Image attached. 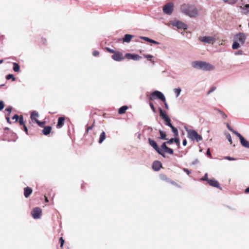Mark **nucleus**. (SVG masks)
<instances>
[{
	"label": "nucleus",
	"mask_w": 249,
	"mask_h": 249,
	"mask_svg": "<svg viewBox=\"0 0 249 249\" xmlns=\"http://www.w3.org/2000/svg\"><path fill=\"white\" fill-rule=\"evenodd\" d=\"M192 67L196 69L204 71H211L214 70V67L211 64L202 61H194L191 63Z\"/></svg>",
	"instance_id": "obj_1"
},
{
	"label": "nucleus",
	"mask_w": 249,
	"mask_h": 249,
	"mask_svg": "<svg viewBox=\"0 0 249 249\" xmlns=\"http://www.w3.org/2000/svg\"><path fill=\"white\" fill-rule=\"evenodd\" d=\"M180 10L182 13L190 18H194L197 16L198 12L194 5L189 4H183L181 5Z\"/></svg>",
	"instance_id": "obj_2"
},
{
	"label": "nucleus",
	"mask_w": 249,
	"mask_h": 249,
	"mask_svg": "<svg viewBox=\"0 0 249 249\" xmlns=\"http://www.w3.org/2000/svg\"><path fill=\"white\" fill-rule=\"evenodd\" d=\"M233 39L234 41L232 45V48L233 50H236L240 47V44L241 45H244L247 39V36L243 33H239L234 36Z\"/></svg>",
	"instance_id": "obj_3"
},
{
	"label": "nucleus",
	"mask_w": 249,
	"mask_h": 249,
	"mask_svg": "<svg viewBox=\"0 0 249 249\" xmlns=\"http://www.w3.org/2000/svg\"><path fill=\"white\" fill-rule=\"evenodd\" d=\"M186 130L187 132L188 137L192 141L196 140L197 142H198L202 140V136L199 135L196 130L186 128Z\"/></svg>",
	"instance_id": "obj_4"
},
{
	"label": "nucleus",
	"mask_w": 249,
	"mask_h": 249,
	"mask_svg": "<svg viewBox=\"0 0 249 249\" xmlns=\"http://www.w3.org/2000/svg\"><path fill=\"white\" fill-rule=\"evenodd\" d=\"M155 97L157 98L163 102H165V97L164 94L160 91L158 90H155L152 92L150 96V100H153L155 99Z\"/></svg>",
	"instance_id": "obj_5"
},
{
	"label": "nucleus",
	"mask_w": 249,
	"mask_h": 249,
	"mask_svg": "<svg viewBox=\"0 0 249 249\" xmlns=\"http://www.w3.org/2000/svg\"><path fill=\"white\" fill-rule=\"evenodd\" d=\"M174 10V4L172 2L166 3L163 7V12L168 15H171Z\"/></svg>",
	"instance_id": "obj_6"
},
{
	"label": "nucleus",
	"mask_w": 249,
	"mask_h": 249,
	"mask_svg": "<svg viewBox=\"0 0 249 249\" xmlns=\"http://www.w3.org/2000/svg\"><path fill=\"white\" fill-rule=\"evenodd\" d=\"M199 40L205 43L213 44L215 41V38L212 36H200Z\"/></svg>",
	"instance_id": "obj_7"
},
{
	"label": "nucleus",
	"mask_w": 249,
	"mask_h": 249,
	"mask_svg": "<svg viewBox=\"0 0 249 249\" xmlns=\"http://www.w3.org/2000/svg\"><path fill=\"white\" fill-rule=\"evenodd\" d=\"M170 23L173 26L177 27L178 29H182L184 30L187 29V25L180 21L176 20L171 21Z\"/></svg>",
	"instance_id": "obj_8"
},
{
	"label": "nucleus",
	"mask_w": 249,
	"mask_h": 249,
	"mask_svg": "<svg viewBox=\"0 0 249 249\" xmlns=\"http://www.w3.org/2000/svg\"><path fill=\"white\" fill-rule=\"evenodd\" d=\"M31 214L34 219H39L42 214L41 209L39 207H36L32 210Z\"/></svg>",
	"instance_id": "obj_9"
},
{
	"label": "nucleus",
	"mask_w": 249,
	"mask_h": 249,
	"mask_svg": "<svg viewBox=\"0 0 249 249\" xmlns=\"http://www.w3.org/2000/svg\"><path fill=\"white\" fill-rule=\"evenodd\" d=\"M111 57L114 60L116 61H121L124 59L123 54L119 52L114 53Z\"/></svg>",
	"instance_id": "obj_10"
},
{
	"label": "nucleus",
	"mask_w": 249,
	"mask_h": 249,
	"mask_svg": "<svg viewBox=\"0 0 249 249\" xmlns=\"http://www.w3.org/2000/svg\"><path fill=\"white\" fill-rule=\"evenodd\" d=\"M125 56L126 58L128 59H132L133 60H138L141 58V57L139 56L138 54L129 53H126Z\"/></svg>",
	"instance_id": "obj_11"
},
{
	"label": "nucleus",
	"mask_w": 249,
	"mask_h": 249,
	"mask_svg": "<svg viewBox=\"0 0 249 249\" xmlns=\"http://www.w3.org/2000/svg\"><path fill=\"white\" fill-rule=\"evenodd\" d=\"M208 183L212 186H213L218 189H221L218 182L214 179H210L209 180Z\"/></svg>",
	"instance_id": "obj_12"
},
{
	"label": "nucleus",
	"mask_w": 249,
	"mask_h": 249,
	"mask_svg": "<svg viewBox=\"0 0 249 249\" xmlns=\"http://www.w3.org/2000/svg\"><path fill=\"white\" fill-rule=\"evenodd\" d=\"M162 167V164L160 161H155L152 165V168L156 171H159Z\"/></svg>",
	"instance_id": "obj_13"
},
{
	"label": "nucleus",
	"mask_w": 249,
	"mask_h": 249,
	"mask_svg": "<svg viewBox=\"0 0 249 249\" xmlns=\"http://www.w3.org/2000/svg\"><path fill=\"white\" fill-rule=\"evenodd\" d=\"M148 142L150 145L152 146L156 151H157V150L160 149L156 142L151 138L148 139Z\"/></svg>",
	"instance_id": "obj_14"
},
{
	"label": "nucleus",
	"mask_w": 249,
	"mask_h": 249,
	"mask_svg": "<svg viewBox=\"0 0 249 249\" xmlns=\"http://www.w3.org/2000/svg\"><path fill=\"white\" fill-rule=\"evenodd\" d=\"M33 192L32 189L30 187H25L24 189V195L26 198H28Z\"/></svg>",
	"instance_id": "obj_15"
},
{
	"label": "nucleus",
	"mask_w": 249,
	"mask_h": 249,
	"mask_svg": "<svg viewBox=\"0 0 249 249\" xmlns=\"http://www.w3.org/2000/svg\"><path fill=\"white\" fill-rule=\"evenodd\" d=\"M65 118L63 117H60L58 119L57 124L56 125V127L57 128H61L64 124Z\"/></svg>",
	"instance_id": "obj_16"
},
{
	"label": "nucleus",
	"mask_w": 249,
	"mask_h": 249,
	"mask_svg": "<svg viewBox=\"0 0 249 249\" xmlns=\"http://www.w3.org/2000/svg\"><path fill=\"white\" fill-rule=\"evenodd\" d=\"M133 37L134 36L133 35L126 34L124 35V37L123 38V42L129 43Z\"/></svg>",
	"instance_id": "obj_17"
},
{
	"label": "nucleus",
	"mask_w": 249,
	"mask_h": 249,
	"mask_svg": "<svg viewBox=\"0 0 249 249\" xmlns=\"http://www.w3.org/2000/svg\"><path fill=\"white\" fill-rule=\"evenodd\" d=\"M240 141L243 146L249 148V142L246 140L244 137L241 139Z\"/></svg>",
	"instance_id": "obj_18"
},
{
	"label": "nucleus",
	"mask_w": 249,
	"mask_h": 249,
	"mask_svg": "<svg viewBox=\"0 0 249 249\" xmlns=\"http://www.w3.org/2000/svg\"><path fill=\"white\" fill-rule=\"evenodd\" d=\"M141 38H142V39L147 41V42H150V43H152L153 44H159V42L156 41H155L154 40H152L147 37H145V36H141L140 37Z\"/></svg>",
	"instance_id": "obj_19"
},
{
	"label": "nucleus",
	"mask_w": 249,
	"mask_h": 249,
	"mask_svg": "<svg viewBox=\"0 0 249 249\" xmlns=\"http://www.w3.org/2000/svg\"><path fill=\"white\" fill-rule=\"evenodd\" d=\"M52 127L50 126H47L44 128L42 130L43 134L45 135L49 134L51 132Z\"/></svg>",
	"instance_id": "obj_20"
},
{
	"label": "nucleus",
	"mask_w": 249,
	"mask_h": 249,
	"mask_svg": "<svg viewBox=\"0 0 249 249\" xmlns=\"http://www.w3.org/2000/svg\"><path fill=\"white\" fill-rule=\"evenodd\" d=\"M159 110L160 114V116L162 119H164L168 117L166 112L165 111H163L160 107L159 108Z\"/></svg>",
	"instance_id": "obj_21"
},
{
	"label": "nucleus",
	"mask_w": 249,
	"mask_h": 249,
	"mask_svg": "<svg viewBox=\"0 0 249 249\" xmlns=\"http://www.w3.org/2000/svg\"><path fill=\"white\" fill-rule=\"evenodd\" d=\"M106 133L104 131H103L100 135L99 140L98 142L101 143L106 139Z\"/></svg>",
	"instance_id": "obj_22"
},
{
	"label": "nucleus",
	"mask_w": 249,
	"mask_h": 249,
	"mask_svg": "<svg viewBox=\"0 0 249 249\" xmlns=\"http://www.w3.org/2000/svg\"><path fill=\"white\" fill-rule=\"evenodd\" d=\"M128 109V107L126 106H124L121 107L118 110V113L120 114H124L126 110Z\"/></svg>",
	"instance_id": "obj_23"
},
{
	"label": "nucleus",
	"mask_w": 249,
	"mask_h": 249,
	"mask_svg": "<svg viewBox=\"0 0 249 249\" xmlns=\"http://www.w3.org/2000/svg\"><path fill=\"white\" fill-rule=\"evenodd\" d=\"M39 114L36 111H33L31 114V118L32 120H35V119H37L36 118L38 117Z\"/></svg>",
	"instance_id": "obj_24"
},
{
	"label": "nucleus",
	"mask_w": 249,
	"mask_h": 249,
	"mask_svg": "<svg viewBox=\"0 0 249 249\" xmlns=\"http://www.w3.org/2000/svg\"><path fill=\"white\" fill-rule=\"evenodd\" d=\"M173 90H174V93L176 94V98H178L181 93V88H175Z\"/></svg>",
	"instance_id": "obj_25"
},
{
	"label": "nucleus",
	"mask_w": 249,
	"mask_h": 249,
	"mask_svg": "<svg viewBox=\"0 0 249 249\" xmlns=\"http://www.w3.org/2000/svg\"><path fill=\"white\" fill-rule=\"evenodd\" d=\"M13 70L15 72H19L20 71V67L19 65L17 63H13Z\"/></svg>",
	"instance_id": "obj_26"
},
{
	"label": "nucleus",
	"mask_w": 249,
	"mask_h": 249,
	"mask_svg": "<svg viewBox=\"0 0 249 249\" xmlns=\"http://www.w3.org/2000/svg\"><path fill=\"white\" fill-rule=\"evenodd\" d=\"M159 132L160 134V139H162V140H167V138H166V133L165 132L160 129Z\"/></svg>",
	"instance_id": "obj_27"
},
{
	"label": "nucleus",
	"mask_w": 249,
	"mask_h": 249,
	"mask_svg": "<svg viewBox=\"0 0 249 249\" xmlns=\"http://www.w3.org/2000/svg\"><path fill=\"white\" fill-rule=\"evenodd\" d=\"M163 120L165 121V124L166 125L170 127H171L172 125H173L171 123V120L169 117L166 118Z\"/></svg>",
	"instance_id": "obj_28"
},
{
	"label": "nucleus",
	"mask_w": 249,
	"mask_h": 249,
	"mask_svg": "<svg viewBox=\"0 0 249 249\" xmlns=\"http://www.w3.org/2000/svg\"><path fill=\"white\" fill-rule=\"evenodd\" d=\"M215 110H216L217 112L219 113V114L223 119H226L227 117V116L222 111L218 109H215Z\"/></svg>",
	"instance_id": "obj_29"
},
{
	"label": "nucleus",
	"mask_w": 249,
	"mask_h": 249,
	"mask_svg": "<svg viewBox=\"0 0 249 249\" xmlns=\"http://www.w3.org/2000/svg\"><path fill=\"white\" fill-rule=\"evenodd\" d=\"M170 127L172 129V131L173 133L174 134V135L176 136H178V129L176 127H175L173 125H172L171 127Z\"/></svg>",
	"instance_id": "obj_30"
},
{
	"label": "nucleus",
	"mask_w": 249,
	"mask_h": 249,
	"mask_svg": "<svg viewBox=\"0 0 249 249\" xmlns=\"http://www.w3.org/2000/svg\"><path fill=\"white\" fill-rule=\"evenodd\" d=\"M241 8H242L243 10L245 11L246 13L249 12V4H248L245 5L243 7L241 6Z\"/></svg>",
	"instance_id": "obj_31"
},
{
	"label": "nucleus",
	"mask_w": 249,
	"mask_h": 249,
	"mask_svg": "<svg viewBox=\"0 0 249 249\" xmlns=\"http://www.w3.org/2000/svg\"><path fill=\"white\" fill-rule=\"evenodd\" d=\"M164 152L166 153H167L169 154H173V150L171 148L167 147L165 150H164Z\"/></svg>",
	"instance_id": "obj_32"
},
{
	"label": "nucleus",
	"mask_w": 249,
	"mask_h": 249,
	"mask_svg": "<svg viewBox=\"0 0 249 249\" xmlns=\"http://www.w3.org/2000/svg\"><path fill=\"white\" fill-rule=\"evenodd\" d=\"M6 78L7 80H9V79H11L13 81H15V79H16V78L14 77V75L11 74H8L7 75H6Z\"/></svg>",
	"instance_id": "obj_33"
},
{
	"label": "nucleus",
	"mask_w": 249,
	"mask_h": 249,
	"mask_svg": "<svg viewBox=\"0 0 249 249\" xmlns=\"http://www.w3.org/2000/svg\"><path fill=\"white\" fill-rule=\"evenodd\" d=\"M35 122L40 127H43L45 124L44 122H40V121H38L37 119H35Z\"/></svg>",
	"instance_id": "obj_34"
},
{
	"label": "nucleus",
	"mask_w": 249,
	"mask_h": 249,
	"mask_svg": "<svg viewBox=\"0 0 249 249\" xmlns=\"http://www.w3.org/2000/svg\"><path fill=\"white\" fill-rule=\"evenodd\" d=\"M226 138L228 139V141L230 142L231 144L232 143V139L231 135L229 133L226 134Z\"/></svg>",
	"instance_id": "obj_35"
},
{
	"label": "nucleus",
	"mask_w": 249,
	"mask_h": 249,
	"mask_svg": "<svg viewBox=\"0 0 249 249\" xmlns=\"http://www.w3.org/2000/svg\"><path fill=\"white\" fill-rule=\"evenodd\" d=\"M19 123L20 125H25L24 122L23 121V118L22 116H20L19 118Z\"/></svg>",
	"instance_id": "obj_36"
},
{
	"label": "nucleus",
	"mask_w": 249,
	"mask_h": 249,
	"mask_svg": "<svg viewBox=\"0 0 249 249\" xmlns=\"http://www.w3.org/2000/svg\"><path fill=\"white\" fill-rule=\"evenodd\" d=\"M232 132L235 134L239 138L240 140L243 137L240 133L234 130L232 131Z\"/></svg>",
	"instance_id": "obj_37"
},
{
	"label": "nucleus",
	"mask_w": 249,
	"mask_h": 249,
	"mask_svg": "<svg viewBox=\"0 0 249 249\" xmlns=\"http://www.w3.org/2000/svg\"><path fill=\"white\" fill-rule=\"evenodd\" d=\"M225 2H228L230 4H234L236 2L237 0H223Z\"/></svg>",
	"instance_id": "obj_38"
},
{
	"label": "nucleus",
	"mask_w": 249,
	"mask_h": 249,
	"mask_svg": "<svg viewBox=\"0 0 249 249\" xmlns=\"http://www.w3.org/2000/svg\"><path fill=\"white\" fill-rule=\"evenodd\" d=\"M210 179H209L208 178V174L207 173H206L205 174L204 176L201 178V180H202L203 181H207L208 182V180Z\"/></svg>",
	"instance_id": "obj_39"
},
{
	"label": "nucleus",
	"mask_w": 249,
	"mask_h": 249,
	"mask_svg": "<svg viewBox=\"0 0 249 249\" xmlns=\"http://www.w3.org/2000/svg\"><path fill=\"white\" fill-rule=\"evenodd\" d=\"M174 142L176 143L178 148L180 147V141L179 139L175 138V140H174Z\"/></svg>",
	"instance_id": "obj_40"
},
{
	"label": "nucleus",
	"mask_w": 249,
	"mask_h": 249,
	"mask_svg": "<svg viewBox=\"0 0 249 249\" xmlns=\"http://www.w3.org/2000/svg\"><path fill=\"white\" fill-rule=\"evenodd\" d=\"M12 109V107L11 106L8 107H6L5 108V111L8 112V115H9L11 113Z\"/></svg>",
	"instance_id": "obj_41"
},
{
	"label": "nucleus",
	"mask_w": 249,
	"mask_h": 249,
	"mask_svg": "<svg viewBox=\"0 0 249 249\" xmlns=\"http://www.w3.org/2000/svg\"><path fill=\"white\" fill-rule=\"evenodd\" d=\"M144 57H146V58H147L149 61H152V62L153 63H154V61H152L151 60V59L152 58H153V57L152 55H150V54L145 55H144Z\"/></svg>",
	"instance_id": "obj_42"
},
{
	"label": "nucleus",
	"mask_w": 249,
	"mask_h": 249,
	"mask_svg": "<svg viewBox=\"0 0 249 249\" xmlns=\"http://www.w3.org/2000/svg\"><path fill=\"white\" fill-rule=\"evenodd\" d=\"M216 89V88L215 87H213L211 88V89L208 91L207 94H211V93H212L213 92L215 89Z\"/></svg>",
	"instance_id": "obj_43"
},
{
	"label": "nucleus",
	"mask_w": 249,
	"mask_h": 249,
	"mask_svg": "<svg viewBox=\"0 0 249 249\" xmlns=\"http://www.w3.org/2000/svg\"><path fill=\"white\" fill-rule=\"evenodd\" d=\"M149 106L151 108V109L152 110V111L154 112V113H155L156 112V109L153 105V104L151 103H149Z\"/></svg>",
	"instance_id": "obj_44"
},
{
	"label": "nucleus",
	"mask_w": 249,
	"mask_h": 249,
	"mask_svg": "<svg viewBox=\"0 0 249 249\" xmlns=\"http://www.w3.org/2000/svg\"><path fill=\"white\" fill-rule=\"evenodd\" d=\"M160 155H161L162 157H165V154L163 152H162V151L160 149V148L157 150V151Z\"/></svg>",
	"instance_id": "obj_45"
},
{
	"label": "nucleus",
	"mask_w": 249,
	"mask_h": 249,
	"mask_svg": "<svg viewBox=\"0 0 249 249\" xmlns=\"http://www.w3.org/2000/svg\"><path fill=\"white\" fill-rule=\"evenodd\" d=\"M167 147L168 146L166 145V142H163L161 146V148L163 150H165Z\"/></svg>",
	"instance_id": "obj_46"
},
{
	"label": "nucleus",
	"mask_w": 249,
	"mask_h": 249,
	"mask_svg": "<svg viewBox=\"0 0 249 249\" xmlns=\"http://www.w3.org/2000/svg\"><path fill=\"white\" fill-rule=\"evenodd\" d=\"M19 118V117H18V116L17 114H15L13 117L12 119L15 120V122H17Z\"/></svg>",
	"instance_id": "obj_47"
},
{
	"label": "nucleus",
	"mask_w": 249,
	"mask_h": 249,
	"mask_svg": "<svg viewBox=\"0 0 249 249\" xmlns=\"http://www.w3.org/2000/svg\"><path fill=\"white\" fill-rule=\"evenodd\" d=\"M92 54L94 56H98L99 55V52L98 51H94L93 52Z\"/></svg>",
	"instance_id": "obj_48"
},
{
	"label": "nucleus",
	"mask_w": 249,
	"mask_h": 249,
	"mask_svg": "<svg viewBox=\"0 0 249 249\" xmlns=\"http://www.w3.org/2000/svg\"><path fill=\"white\" fill-rule=\"evenodd\" d=\"M4 107L3 101L0 100V110H2Z\"/></svg>",
	"instance_id": "obj_49"
},
{
	"label": "nucleus",
	"mask_w": 249,
	"mask_h": 249,
	"mask_svg": "<svg viewBox=\"0 0 249 249\" xmlns=\"http://www.w3.org/2000/svg\"><path fill=\"white\" fill-rule=\"evenodd\" d=\"M225 159L228 160H235V158L229 157V156H226L224 158Z\"/></svg>",
	"instance_id": "obj_50"
},
{
	"label": "nucleus",
	"mask_w": 249,
	"mask_h": 249,
	"mask_svg": "<svg viewBox=\"0 0 249 249\" xmlns=\"http://www.w3.org/2000/svg\"><path fill=\"white\" fill-rule=\"evenodd\" d=\"M174 140H175V138H172L171 139H170L167 142V143L168 144H172L173 142H174Z\"/></svg>",
	"instance_id": "obj_51"
},
{
	"label": "nucleus",
	"mask_w": 249,
	"mask_h": 249,
	"mask_svg": "<svg viewBox=\"0 0 249 249\" xmlns=\"http://www.w3.org/2000/svg\"><path fill=\"white\" fill-rule=\"evenodd\" d=\"M60 247H62L64 243V240H63L62 237H60Z\"/></svg>",
	"instance_id": "obj_52"
},
{
	"label": "nucleus",
	"mask_w": 249,
	"mask_h": 249,
	"mask_svg": "<svg viewBox=\"0 0 249 249\" xmlns=\"http://www.w3.org/2000/svg\"><path fill=\"white\" fill-rule=\"evenodd\" d=\"M236 55H242L243 54V52L242 50H239L236 53H235Z\"/></svg>",
	"instance_id": "obj_53"
},
{
	"label": "nucleus",
	"mask_w": 249,
	"mask_h": 249,
	"mask_svg": "<svg viewBox=\"0 0 249 249\" xmlns=\"http://www.w3.org/2000/svg\"><path fill=\"white\" fill-rule=\"evenodd\" d=\"M206 154L208 156H211V154L210 148H208L207 149V152H206Z\"/></svg>",
	"instance_id": "obj_54"
},
{
	"label": "nucleus",
	"mask_w": 249,
	"mask_h": 249,
	"mask_svg": "<svg viewBox=\"0 0 249 249\" xmlns=\"http://www.w3.org/2000/svg\"><path fill=\"white\" fill-rule=\"evenodd\" d=\"M107 50L108 51V52L111 53H115V51L111 49H110L109 48H107Z\"/></svg>",
	"instance_id": "obj_55"
},
{
	"label": "nucleus",
	"mask_w": 249,
	"mask_h": 249,
	"mask_svg": "<svg viewBox=\"0 0 249 249\" xmlns=\"http://www.w3.org/2000/svg\"><path fill=\"white\" fill-rule=\"evenodd\" d=\"M183 170L184 172H185L187 174V175H189L190 174V172L189 171L188 169H187L186 168H183Z\"/></svg>",
	"instance_id": "obj_56"
},
{
	"label": "nucleus",
	"mask_w": 249,
	"mask_h": 249,
	"mask_svg": "<svg viewBox=\"0 0 249 249\" xmlns=\"http://www.w3.org/2000/svg\"><path fill=\"white\" fill-rule=\"evenodd\" d=\"M93 124H92V125H91L90 126H89L87 128V132L88 133L89 130H91L93 128Z\"/></svg>",
	"instance_id": "obj_57"
},
{
	"label": "nucleus",
	"mask_w": 249,
	"mask_h": 249,
	"mask_svg": "<svg viewBox=\"0 0 249 249\" xmlns=\"http://www.w3.org/2000/svg\"><path fill=\"white\" fill-rule=\"evenodd\" d=\"M227 126L229 130L231 132H232L233 130V129L230 126V125L228 124H227Z\"/></svg>",
	"instance_id": "obj_58"
},
{
	"label": "nucleus",
	"mask_w": 249,
	"mask_h": 249,
	"mask_svg": "<svg viewBox=\"0 0 249 249\" xmlns=\"http://www.w3.org/2000/svg\"><path fill=\"white\" fill-rule=\"evenodd\" d=\"M24 130L25 131L26 133L28 134V128L25 125H23Z\"/></svg>",
	"instance_id": "obj_59"
},
{
	"label": "nucleus",
	"mask_w": 249,
	"mask_h": 249,
	"mask_svg": "<svg viewBox=\"0 0 249 249\" xmlns=\"http://www.w3.org/2000/svg\"><path fill=\"white\" fill-rule=\"evenodd\" d=\"M164 105H165V107L166 108L168 109H169V106H168L167 103L166 102V99H165V102H164Z\"/></svg>",
	"instance_id": "obj_60"
},
{
	"label": "nucleus",
	"mask_w": 249,
	"mask_h": 249,
	"mask_svg": "<svg viewBox=\"0 0 249 249\" xmlns=\"http://www.w3.org/2000/svg\"><path fill=\"white\" fill-rule=\"evenodd\" d=\"M182 144L183 146H186L187 144V140L184 139L182 142Z\"/></svg>",
	"instance_id": "obj_61"
},
{
	"label": "nucleus",
	"mask_w": 249,
	"mask_h": 249,
	"mask_svg": "<svg viewBox=\"0 0 249 249\" xmlns=\"http://www.w3.org/2000/svg\"><path fill=\"white\" fill-rule=\"evenodd\" d=\"M6 121H7L8 123H9V124H11V121L10 120V118H9V116L6 117Z\"/></svg>",
	"instance_id": "obj_62"
},
{
	"label": "nucleus",
	"mask_w": 249,
	"mask_h": 249,
	"mask_svg": "<svg viewBox=\"0 0 249 249\" xmlns=\"http://www.w3.org/2000/svg\"><path fill=\"white\" fill-rule=\"evenodd\" d=\"M198 160H197V159H196L195 160H194V161H193L192 162V164H196V163H198Z\"/></svg>",
	"instance_id": "obj_63"
},
{
	"label": "nucleus",
	"mask_w": 249,
	"mask_h": 249,
	"mask_svg": "<svg viewBox=\"0 0 249 249\" xmlns=\"http://www.w3.org/2000/svg\"><path fill=\"white\" fill-rule=\"evenodd\" d=\"M245 192L246 193H249V187H248L247 189H246Z\"/></svg>",
	"instance_id": "obj_64"
}]
</instances>
